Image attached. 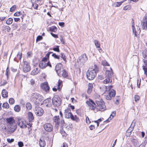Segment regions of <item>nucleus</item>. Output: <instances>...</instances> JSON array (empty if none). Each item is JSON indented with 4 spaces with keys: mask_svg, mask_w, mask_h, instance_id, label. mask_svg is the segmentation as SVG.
I'll return each mask as SVG.
<instances>
[{
    "mask_svg": "<svg viewBox=\"0 0 147 147\" xmlns=\"http://www.w3.org/2000/svg\"><path fill=\"white\" fill-rule=\"evenodd\" d=\"M53 50L56 51L57 52H59V46H57V47L56 48H53Z\"/></svg>",
    "mask_w": 147,
    "mask_h": 147,
    "instance_id": "53",
    "label": "nucleus"
},
{
    "mask_svg": "<svg viewBox=\"0 0 147 147\" xmlns=\"http://www.w3.org/2000/svg\"><path fill=\"white\" fill-rule=\"evenodd\" d=\"M7 141L9 143H11L14 141V139L13 138L10 139L7 138Z\"/></svg>",
    "mask_w": 147,
    "mask_h": 147,
    "instance_id": "50",
    "label": "nucleus"
},
{
    "mask_svg": "<svg viewBox=\"0 0 147 147\" xmlns=\"http://www.w3.org/2000/svg\"><path fill=\"white\" fill-rule=\"evenodd\" d=\"M62 147H68V146L66 143H63V144Z\"/></svg>",
    "mask_w": 147,
    "mask_h": 147,
    "instance_id": "64",
    "label": "nucleus"
},
{
    "mask_svg": "<svg viewBox=\"0 0 147 147\" xmlns=\"http://www.w3.org/2000/svg\"><path fill=\"white\" fill-rule=\"evenodd\" d=\"M9 102L10 104L11 105L13 104L14 103V99L12 98H10L9 100Z\"/></svg>",
    "mask_w": 147,
    "mask_h": 147,
    "instance_id": "46",
    "label": "nucleus"
},
{
    "mask_svg": "<svg viewBox=\"0 0 147 147\" xmlns=\"http://www.w3.org/2000/svg\"><path fill=\"white\" fill-rule=\"evenodd\" d=\"M88 60L87 57L85 54H84L80 56L78 59L77 62L80 64H83Z\"/></svg>",
    "mask_w": 147,
    "mask_h": 147,
    "instance_id": "8",
    "label": "nucleus"
},
{
    "mask_svg": "<svg viewBox=\"0 0 147 147\" xmlns=\"http://www.w3.org/2000/svg\"><path fill=\"white\" fill-rule=\"evenodd\" d=\"M31 100L35 105H39L42 104L43 97L42 96L37 93L32 94L30 98Z\"/></svg>",
    "mask_w": 147,
    "mask_h": 147,
    "instance_id": "5",
    "label": "nucleus"
},
{
    "mask_svg": "<svg viewBox=\"0 0 147 147\" xmlns=\"http://www.w3.org/2000/svg\"><path fill=\"white\" fill-rule=\"evenodd\" d=\"M131 8V6L129 5L125 6L123 8V9L125 10H129Z\"/></svg>",
    "mask_w": 147,
    "mask_h": 147,
    "instance_id": "40",
    "label": "nucleus"
},
{
    "mask_svg": "<svg viewBox=\"0 0 147 147\" xmlns=\"http://www.w3.org/2000/svg\"><path fill=\"white\" fill-rule=\"evenodd\" d=\"M53 121L56 125H58L59 123V116H55L53 117Z\"/></svg>",
    "mask_w": 147,
    "mask_h": 147,
    "instance_id": "22",
    "label": "nucleus"
},
{
    "mask_svg": "<svg viewBox=\"0 0 147 147\" xmlns=\"http://www.w3.org/2000/svg\"><path fill=\"white\" fill-rule=\"evenodd\" d=\"M98 71V67L97 66L94 65L89 68L87 73V77L88 79L91 80L95 77L96 73Z\"/></svg>",
    "mask_w": 147,
    "mask_h": 147,
    "instance_id": "2",
    "label": "nucleus"
},
{
    "mask_svg": "<svg viewBox=\"0 0 147 147\" xmlns=\"http://www.w3.org/2000/svg\"><path fill=\"white\" fill-rule=\"evenodd\" d=\"M57 28L55 26H53L49 28V30L52 32H55L57 30Z\"/></svg>",
    "mask_w": 147,
    "mask_h": 147,
    "instance_id": "33",
    "label": "nucleus"
},
{
    "mask_svg": "<svg viewBox=\"0 0 147 147\" xmlns=\"http://www.w3.org/2000/svg\"><path fill=\"white\" fill-rule=\"evenodd\" d=\"M5 122L3 119H0V130L3 132H7V128L5 125Z\"/></svg>",
    "mask_w": 147,
    "mask_h": 147,
    "instance_id": "12",
    "label": "nucleus"
},
{
    "mask_svg": "<svg viewBox=\"0 0 147 147\" xmlns=\"http://www.w3.org/2000/svg\"><path fill=\"white\" fill-rule=\"evenodd\" d=\"M39 72L38 69L36 68L35 69H34L31 72L32 75H34L37 74Z\"/></svg>",
    "mask_w": 147,
    "mask_h": 147,
    "instance_id": "31",
    "label": "nucleus"
},
{
    "mask_svg": "<svg viewBox=\"0 0 147 147\" xmlns=\"http://www.w3.org/2000/svg\"><path fill=\"white\" fill-rule=\"evenodd\" d=\"M21 14V12H17L14 14V16H19Z\"/></svg>",
    "mask_w": 147,
    "mask_h": 147,
    "instance_id": "52",
    "label": "nucleus"
},
{
    "mask_svg": "<svg viewBox=\"0 0 147 147\" xmlns=\"http://www.w3.org/2000/svg\"><path fill=\"white\" fill-rule=\"evenodd\" d=\"M32 7L35 9H37L38 7V4L36 3H32Z\"/></svg>",
    "mask_w": 147,
    "mask_h": 147,
    "instance_id": "42",
    "label": "nucleus"
},
{
    "mask_svg": "<svg viewBox=\"0 0 147 147\" xmlns=\"http://www.w3.org/2000/svg\"><path fill=\"white\" fill-rule=\"evenodd\" d=\"M126 1V0H124L123 1H122L120 2H117L115 3V7H118L120 6L124 1Z\"/></svg>",
    "mask_w": 147,
    "mask_h": 147,
    "instance_id": "39",
    "label": "nucleus"
},
{
    "mask_svg": "<svg viewBox=\"0 0 147 147\" xmlns=\"http://www.w3.org/2000/svg\"><path fill=\"white\" fill-rule=\"evenodd\" d=\"M143 57L144 58H147V48L145 49L142 52Z\"/></svg>",
    "mask_w": 147,
    "mask_h": 147,
    "instance_id": "32",
    "label": "nucleus"
},
{
    "mask_svg": "<svg viewBox=\"0 0 147 147\" xmlns=\"http://www.w3.org/2000/svg\"><path fill=\"white\" fill-rule=\"evenodd\" d=\"M53 53L52 52H48L46 55V56L45 57H46L47 58H49V55L51 53Z\"/></svg>",
    "mask_w": 147,
    "mask_h": 147,
    "instance_id": "63",
    "label": "nucleus"
},
{
    "mask_svg": "<svg viewBox=\"0 0 147 147\" xmlns=\"http://www.w3.org/2000/svg\"><path fill=\"white\" fill-rule=\"evenodd\" d=\"M132 22L131 27L132 29L133 32L135 36L137 37L138 35V34L137 33L136 30L134 26L135 24L134 23V20L133 19H132Z\"/></svg>",
    "mask_w": 147,
    "mask_h": 147,
    "instance_id": "18",
    "label": "nucleus"
},
{
    "mask_svg": "<svg viewBox=\"0 0 147 147\" xmlns=\"http://www.w3.org/2000/svg\"><path fill=\"white\" fill-rule=\"evenodd\" d=\"M52 56L54 57L55 58L57 59H59V56L57 55L55 53H53L52 55Z\"/></svg>",
    "mask_w": 147,
    "mask_h": 147,
    "instance_id": "54",
    "label": "nucleus"
},
{
    "mask_svg": "<svg viewBox=\"0 0 147 147\" xmlns=\"http://www.w3.org/2000/svg\"><path fill=\"white\" fill-rule=\"evenodd\" d=\"M13 19L11 18H8L6 21V23L8 25L11 24L13 22Z\"/></svg>",
    "mask_w": 147,
    "mask_h": 147,
    "instance_id": "36",
    "label": "nucleus"
},
{
    "mask_svg": "<svg viewBox=\"0 0 147 147\" xmlns=\"http://www.w3.org/2000/svg\"><path fill=\"white\" fill-rule=\"evenodd\" d=\"M140 82H141L140 79V80H139V79H138V80H137V86H138V88H139L140 86Z\"/></svg>",
    "mask_w": 147,
    "mask_h": 147,
    "instance_id": "55",
    "label": "nucleus"
},
{
    "mask_svg": "<svg viewBox=\"0 0 147 147\" xmlns=\"http://www.w3.org/2000/svg\"><path fill=\"white\" fill-rule=\"evenodd\" d=\"M17 123L18 126L21 128H26L27 127L26 122L24 119H18Z\"/></svg>",
    "mask_w": 147,
    "mask_h": 147,
    "instance_id": "11",
    "label": "nucleus"
},
{
    "mask_svg": "<svg viewBox=\"0 0 147 147\" xmlns=\"http://www.w3.org/2000/svg\"><path fill=\"white\" fill-rule=\"evenodd\" d=\"M113 87V86L111 85L105 86V91H109L108 94L105 96V98L107 100H111L112 98L114 97L115 95V91L112 88Z\"/></svg>",
    "mask_w": 147,
    "mask_h": 147,
    "instance_id": "6",
    "label": "nucleus"
},
{
    "mask_svg": "<svg viewBox=\"0 0 147 147\" xmlns=\"http://www.w3.org/2000/svg\"><path fill=\"white\" fill-rule=\"evenodd\" d=\"M16 7V5L13 6L10 8V11L11 12L15 10Z\"/></svg>",
    "mask_w": 147,
    "mask_h": 147,
    "instance_id": "47",
    "label": "nucleus"
},
{
    "mask_svg": "<svg viewBox=\"0 0 147 147\" xmlns=\"http://www.w3.org/2000/svg\"><path fill=\"white\" fill-rule=\"evenodd\" d=\"M70 118L72 120L75 121L77 123L79 122L80 121L79 119L76 115L74 116L72 115Z\"/></svg>",
    "mask_w": 147,
    "mask_h": 147,
    "instance_id": "24",
    "label": "nucleus"
},
{
    "mask_svg": "<svg viewBox=\"0 0 147 147\" xmlns=\"http://www.w3.org/2000/svg\"><path fill=\"white\" fill-rule=\"evenodd\" d=\"M30 70V67L28 63L26 61H24L23 66V70L25 73L27 72Z\"/></svg>",
    "mask_w": 147,
    "mask_h": 147,
    "instance_id": "9",
    "label": "nucleus"
},
{
    "mask_svg": "<svg viewBox=\"0 0 147 147\" xmlns=\"http://www.w3.org/2000/svg\"><path fill=\"white\" fill-rule=\"evenodd\" d=\"M86 122L87 123H90V121L89 120V118L88 117H86Z\"/></svg>",
    "mask_w": 147,
    "mask_h": 147,
    "instance_id": "58",
    "label": "nucleus"
},
{
    "mask_svg": "<svg viewBox=\"0 0 147 147\" xmlns=\"http://www.w3.org/2000/svg\"><path fill=\"white\" fill-rule=\"evenodd\" d=\"M2 96L4 98H7L8 96V93L5 90H3L2 92Z\"/></svg>",
    "mask_w": 147,
    "mask_h": 147,
    "instance_id": "26",
    "label": "nucleus"
},
{
    "mask_svg": "<svg viewBox=\"0 0 147 147\" xmlns=\"http://www.w3.org/2000/svg\"><path fill=\"white\" fill-rule=\"evenodd\" d=\"M18 145L19 147H23L24 145L23 143L21 141L19 142H18Z\"/></svg>",
    "mask_w": 147,
    "mask_h": 147,
    "instance_id": "48",
    "label": "nucleus"
},
{
    "mask_svg": "<svg viewBox=\"0 0 147 147\" xmlns=\"http://www.w3.org/2000/svg\"><path fill=\"white\" fill-rule=\"evenodd\" d=\"M1 86H4L7 83V82L5 80H1Z\"/></svg>",
    "mask_w": 147,
    "mask_h": 147,
    "instance_id": "44",
    "label": "nucleus"
},
{
    "mask_svg": "<svg viewBox=\"0 0 147 147\" xmlns=\"http://www.w3.org/2000/svg\"><path fill=\"white\" fill-rule=\"evenodd\" d=\"M89 128L91 130H92L94 129L95 127L94 125H91L89 126Z\"/></svg>",
    "mask_w": 147,
    "mask_h": 147,
    "instance_id": "62",
    "label": "nucleus"
},
{
    "mask_svg": "<svg viewBox=\"0 0 147 147\" xmlns=\"http://www.w3.org/2000/svg\"><path fill=\"white\" fill-rule=\"evenodd\" d=\"M116 114V112L115 111H113L112 112V113L111 115L106 120V121L107 122H109L110 120H111L115 116Z\"/></svg>",
    "mask_w": 147,
    "mask_h": 147,
    "instance_id": "28",
    "label": "nucleus"
},
{
    "mask_svg": "<svg viewBox=\"0 0 147 147\" xmlns=\"http://www.w3.org/2000/svg\"><path fill=\"white\" fill-rule=\"evenodd\" d=\"M146 144L143 142L140 145L139 147H145Z\"/></svg>",
    "mask_w": 147,
    "mask_h": 147,
    "instance_id": "57",
    "label": "nucleus"
},
{
    "mask_svg": "<svg viewBox=\"0 0 147 147\" xmlns=\"http://www.w3.org/2000/svg\"><path fill=\"white\" fill-rule=\"evenodd\" d=\"M132 131V128L129 127L126 133V136L127 137L129 136L131 133V131Z\"/></svg>",
    "mask_w": 147,
    "mask_h": 147,
    "instance_id": "29",
    "label": "nucleus"
},
{
    "mask_svg": "<svg viewBox=\"0 0 147 147\" xmlns=\"http://www.w3.org/2000/svg\"><path fill=\"white\" fill-rule=\"evenodd\" d=\"M22 53L19 52L17 55V57L19 60H21L22 58Z\"/></svg>",
    "mask_w": 147,
    "mask_h": 147,
    "instance_id": "45",
    "label": "nucleus"
},
{
    "mask_svg": "<svg viewBox=\"0 0 147 147\" xmlns=\"http://www.w3.org/2000/svg\"><path fill=\"white\" fill-rule=\"evenodd\" d=\"M62 69H63L62 68V66L61 63L57 64L55 66V69L57 74L59 73Z\"/></svg>",
    "mask_w": 147,
    "mask_h": 147,
    "instance_id": "17",
    "label": "nucleus"
},
{
    "mask_svg": "<svg viewBox=\"0 0 147 147\" xmlns=\"http://www.w3.org/2000/svg\"><path fill=\"white\" fill-rule=\"evenodd\" d=\"M105 69V79L103 81V83L104 84H110L112 82V76L113 74L112 70L110 67H109V70H107L106 67Z\"/></svg>",
    "mask_w": 147,
    "mask_h": 147,
    "instance_id": "4",
    "label": "nucleus"
},
{
    "mask_svg": "<svg viewBox=\"0 0 147 147\" xmlns=\"http://www.w3.org/2000/svg\"><path fill=\"white\" fill-rule=\"evenodd\" d=\"M52 102L54 106L58 107L61 105V100L57 95H55L52 98Z\"/></svg>",
    "mask_w": 147,
    "mask_h": 147,
    "instance_id": "7",
    "label": "nucleus"
},
{
    "mask_svg": "<svg viewBox=\"0 0 147 147\" xmlns=\"http://www.w3.org/2000/svg\"><path fill=\"white\" fill-rule=\"evenodd\" d=\"M64 114L65 117L66 118H71L73 115L71 112L70 109L68 108L65 111Z\"/></svg>",
    "mask_w": 147,
    "mask_h": 147,
    "instance_id": "13",
    "label": "nucleus"
},
{
    "mask_svg": "<svg viewBox=\"0 0 147 147\" xmlns=\"http://www.w3.org/2000/svg\"><path fill=\"white\" fill-rule=\"evenodd\" d=\"M58 75L60 76H62L64 77H66L67 76V74L63 69H62L61 71L59 73H58Z\"/></svg>",
    "mask_w": 147,
    "mask_h": 147,
    "instance_id": "19",
    "label": "nucleus"
},
{
    "mask_svg": "<svg viewBox=\"0 0 147 147\" xmlns=\"http://www.w3.org/2000/svg\"><path fill=\"white\" fill-rule=\"evenodd\" d=\"M6 120L8 123L7 133L9 134H11L16 128L15 120L13 117H9L7 118Z\"/></svg>",
    "mask_w": 147,
    "mask_h": 147,
    "instance_id": "3",
    "label": "nucleus"
},
{
    "mask_svg": "<svg viewBox=\"0 0 147 147\" xmlns=\"http://www.w3.org/2000/svg\"><path fill=\"white\" fill-rule=\"evenodd\" d=\"M102 64L105 66L104 70L105 71V67H106L107 68V70H109V67H110L109 64L105 60L103 61L102 62Z\"/></svg>",
    "mask_w": 147,
    "mask_h": 147,
    "instance_id": "21",
    "label": "nucleus"
},
{
    "mask_svg": "<svg viewBox=\"0 0 147 147\" xmlns=\"http://www.w3.org/2000/svg\"><path fill=\"white\" fill-rule=\"evenodd\" d=\"M2 107L6 109H8L9 107V105L7 102L4 103Z\"/></svg>",
    "mask_w": 147,
    "mask_h": 147,
    "instance_id": "41",
    "label": "nucleus"
},
{
    "mask_svg": "<svg viewBox=\"0 0 147 147\" xmlns=\"http://www.w3.org/2000/svg\"><path fill=\"white\" fill-rule=\"evenodd\" d=\"M60 133L63 136H66L67 135V134L65 132V131L64 130H61L60 131Z\"/></svg>",
    "mask_w": 147,
    "mask_h": 147,
    "instance_id": "51",
    "label": "nucleus"
},
{
    "mask_svg": "<svg viewBox=\"0 0 147 147\" xmlns=\"http://www.w3.org/2000/svg\"><path fill=\"white\" fill-rule=\"evenodd\" d=\"M42 88L46 92H49L50 87L48 85V83L45 82L42 84L41 85Z\"/></svg>",
    "mask_w": 147,
    "mask_h": 147,
    "instance_id": "15",
    "label": "nucleus"
},
{
    "mask_svg": "<svg viewBox=\"0 0 147 147\" xmlns=\"http://www.w3.org/2000/svg\"><path fill=\"white\" fill-rule=\"evenodd\" d=\"M39 145L40 147H44L46 145V143L45 140L40 139L39 140Z\"/></svg>",
    "mask_w": 147,
    "mask_h": 147,
    "instance_id": "27",
    "label": "nucleus"
},
{
    "mask_svg": "<svg viewBox=\"0 0 147 147\" xmlns=\"http://www.w3.org/2000/svg\"><path fill=\"white\" fill-rule=\"evenodd\" d=\"M46 61H41L39 64V67L42 69L45 68L47 66Z\"/></svg>",
    "mask_w": 147,
    "mask_h": 147,
    "instance_id": "20",
    "label": "nucleus"
},
{
    "mask_svg": "<svg viewBox=\"0 0 147 147\" xmlns=\"http://www.w3.org/2000/svg\"><path fill=\"white\" fill-rule=\"evenodd\" d=\"M3 30H5V32H8L10 31L11 28L8 26H4L3 27Z\"/></svg>",
    "mask_w": 147,
    "mask_h": 147,
    "instance_id": "30",
    "label": "nucleus"
},
{
    "mask_svg": "<svg viewBox=\"0 0 147 147\" xmlns=\"http://www.w3.org/2000/svg\"><path fill=\"white\" fill-rule=\"evenodd\" d=\"M34 112L36 115L40 116L43 114L44 111L42 108L37 107H35Z\"/></svg>",
    "mask_w": 147,
    "mask_h": 147,
    "instance_id": "10",
    "label": "nucleus"
},
{
    "mask_svg": "<svg viewBox=\"0 0 147 147\" xmlns=\"http://www.w3.org/2000/svg\"><path fill=\"white\" fill-rule=\"evenodd\" d=\"M61 57L63 58V59L64 61L65 60L66 58H65V56L63 54V53H61Z\"/></svg>",
    "mask_w": 147,
    "mask_h": 147,
    "instance_id": "61",
    "label": "nucleus"
},
{
    "mask_svg": "<svg viewBox=\"0 0 147 147\" xmlns=\"http://www.w3.org/2000/svg\"><path fill=\"white\" fill-rule=\"evenodd\" d=\"M86 103L89 107V108L93 110L94 112H96L98 111H103L105 109L106 106L104 102L102 100H96V103L97 106H96V104L91 99L86 102Z\"/></svg>",
    "mask_w": 147,
    "mask_h": 147,
    "instance_id": "1",
    "label": "nucleus"
},
{
    "mask_svg": "<svg viewBox=\"0 0 147 147\" xmlns=\"http://www.w3.org/2000/svg\"><path fill=\"white\" fill-rule=\"evenodd\" d=\"M134 98L135 102H137L140 99V96L138 95H136L135 96Z\"/></svg>",
    "mask_w": 147,
    "mask_h": 147,
    "instance_id": "49",
    "label": "nucleus"
},
{
    "mask_svg": "<svg viewBox=\"0 0 147 147\" xmlns=\"http://www.w3.org/2000/svg\"><path fill=\"white\" fill-rule=\"evenodd\" d=\"M94 42L95 44V45L96 46V47L98 48V47H100V43L97 40H94Z\"/></svg>",
    "mask_w": 147,
    "mask_h": 147,
    "instance_id": "38",
    "label": "nucleus"
},
{
    "mask_svg": "<svg viewBox=\"0 0 147 147\" xmlns=\"http://www.w3.org/2000/svg\"><path fill=\"white\" fill-rule=\"evenodd\" d=\"M114 101L116 100V102H115V103L116 104H117L118 103V102H119V97H117L116 98H115L114 99Z\"/></svg>",
    "mask_w": 147,
    "mask_h": 147,
    "instance_id": "60",
    "label": "nucleus"
},
{
    "mask_svg": "<svg viewBox=\"0 0 147 147\" xmlns=\"http://www.w3.org/2000/svg\"><path fill=\"white\" fill-rule=\"evenodd\" d=\"M14 110L16 111L19 112L20 110V107L19 105H16L14 107Z\"/></svg>",
    "mask_w": 147,
    "mask_h": 147,
    "instance_id": "35",
    "label": "nucleus"
},
{
    "mask_svg": "<svg viewBox=\"0 0 147 147\" xmlns=\"http://www.w3.org/2000/svg\"><path fill=\"white\" fill-rule=\"evenodd\" d=\"M45 129L47 131L50 132L53 129V126L50 123H46L44 126Z\"/></svg>",
    "mask_w": 147,
    "mask_h": 147,
    "instance_id": "14",
    "label": "nucleus"
},
{
    "mask_svg": "<svg viewBox=\"0 0 147 147\" xmlns=\"http://www.w3.org/2000/svg\"><path fill=\"white\" fill-rule=\"evenodd\" d=\"M93 87V84L92 83H89L88 87L87 90V92L88 94H90L91 93Z\"/></svg>",
    "mask_w": 147,
    "mask_h": 147,
    "instance_id": "23",
    "label": "nucleus"
},
{
    "mask_svg": "<svg viewBox=\"0 0 147 147\" xmlns=\"http://www.w3.org/2000/svg\"><path fill=\"white\" fill-rule=\"evenodd\" d=\"M44 104L47 107H50L51 105V99L50 98H48L43 101Z\"/></svg>",
    "mask_w": 147,
    "mask_h": 147,
    "instance_id": "16",
    "label": "nucleus"
},
{
    "mask_svg": "<svg viewBox=\"0 0 147 147\" xmlns=\"http://www.w3.org/2000/svg\"><path fill=\"white\" fill-rule=\"evenodd\" d=\"M143 69L144 71V74L147 76V68L145 66H143Z\"/></svg>",
    "mask_w": 147,
    "mask_h": 147,
    "instance_id": "43",
    "label": "nucleus"
},
{
    "mask_svg": "<svg viewBox=\"0 0 147 147\" xmlns=\"http://www.w3.org/2000/svg\"><path fill=\"white\" fill-rule=\"evenodd\" d=\"M28 117L29 122H31L34 119L33 114L31 112H29L28 113Z\"/></svg>",
    "mask_w": 147,
    "mask_h": 147,
    "instance_id": "25",
    "label": "nucleus"
},
{
    "mask_svg": "<svg viewBox=\"0 0 147 147\" xmlns=\"http://www.w3.org/2000/svg\"><path fill=\"white\" fill-rule=\"evenodd\" d=\"M51 35L53 36L55 38H58V36L56 34H53V33L51 32Z\"/></svg>",
    "mask_w": 147,
    "mask_h": 147,
    "instance_id": "59",
    "label": "nucleus"
},
{
    "mask_svg": "<svg viewBox=\"0 0 147 147\" xmlns=\"http://www.w3.org/2000/svg\"><path fill=\"white\" fill-rule=\"evenodd\" d=\"M42 38V37L40 36H37L36 39V41H38L40 40Z\"/></svg>",
    "mask_w": 147,
    "mask_h": 147,
    "instance_id": "56",
    "label": "nucleus"
},
{
    "mask_svg": "<svg viewBox=\"0 0 147 147\" xmlns=\"http://www.w3.org/2000/svg\"><path fill=\"white\" fill-rule=\"evenodd\" d=\"M26 107L28 110H30L32 109V105L30 102H27L26 104Z\"/></svg>",
    "mask_w": 147,
    "mask_h": 147,
    "instance_id": "34",
    "label": "nucleus"
},
{
    "mask_svg": "<svg viewBox=\"0 0 147 147\" xmlns=\"http://www.w3.org/2000/svg\"><path fill=\"white\" fill-rule=\"evenodd\" d=\"M132 141L135 146H137L139 144L138 140L137 139H133Z\"/></svg>",
    "mask_w": 147,
    "mask_h": 147,
    "instance_id": "37",
    "label": "nucleus"
}]
</instances>
